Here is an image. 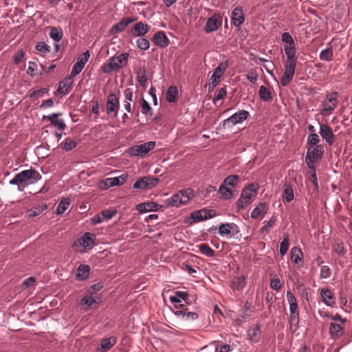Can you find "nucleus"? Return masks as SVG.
<instances>
[{"label": "nucleus", "instance_id": "1", "mask_svg": "<svg viewBox=\"0 0 352 352\" xmlns=\"http://www.w3.org/2000/svg\"><path fill=\"white\" fill-rule=\"evenodd\" d=\"M281 41L284 44L283 49L287 58L284 62L285 71L280 83L283 87H286L291 82L295 74L297 50L294 40L289 32H283L281 34Z\"/></svg>", "mask_w": 352, "mask_h": 352}, {"label": "nucleus", "instance_id": "2", "mask_svg": "<svg viewBox=\"0 0 352 352\" xmlns=\"http://www.w3.org/2000/svg\"><path fill=\"white\" fill-rule=\"evenodd\" d=\"M41 175L35 169L30 168L21 171L9 182L10 185L17 186L19 191H23L29 184H34L41 180Z\"/></svg>", "mask_w": 352, "mask_h": 352}, {"label": "nucleus", "instance_id": "3", "mask_svg": "<svg viewBox=\"0 0 352 352\" xmlns=\"http://www.w3.org/2000/svg\"><path fill=\"white\" fill-rule=\"evenodd\" d=\"M194 196V190L190 188H186L178 190L170 198L167 199L166 204L168 206L178 208L187 204Z\"/></svg>", "mask_w": 352, "mask_h": 352}, {"label": "nucleus", "instance_id": "4", "mask_svg": "<svg viewBox=\"0 0 352 352\" xmlns=\"http://www.w3.org/2000/svg\"><path fill=\"white\" fill-rule=\"evenodd\" d=\"M129 56V53L125 52L110 58L109 62L102 67L103 72L109 74L123 67L127 63Z\"/></svg>", "mask_w": 352, "mask_h": 352}, {"label": "nucleus", "instance_id": "5", "mask_svg": "<svg viewBox=\"0 0 352 352\" xmlns=\"http://www.w3.org/2000/svg\"><path fill=\"white\" fill-rule=\"evenodd\" d=\"M324 151L323 145L307 146L305 162L309 168H314V164L322 157Z\"/></svg>", "mask_w": 352, "mask_h": 352}, {"label": "nucleus", "instance_id": "6", "mask_svg": "<svg viewBox=\"0 0 352 352\" xmlns=\"http://www.w3.org/2000/svg\"><path fill=\"white\" fill-rule=\"evenodd\" d=\"M257 189L254 184H249L245 188L236 201V209L238 211L244 208L252 202V198L256 194Z\"/></svg>", "mask_w": 352, "mask_h": 352}, {"label": "nucleus", "instance_id": "7", "mask_svg": "<svg viewBox=\"0 0 352 352\" xmlns=\"http://www.w3.org/2000/svg\"><path fill=\"white\" fill-rule=\"evenodd\" d=\"M250 116V113L246 110H239L232 114L228 118L225 119L221 124L222 128H231L232 126L241 124Z\"/></svg>", "mask_w": 352, "mask_h": 352}, {"label": "nucleus", "instance_id": "8", "mask_svg": "<svg viewBox=\"0 0 352 352\" xmlns=\"http://www.w3.org/2000/svg\"><path fill=\"white\" fill-rule=\"evenodd\" d=\"M156 146V142L154 141H149L139 145L133 146L127 149V153L129 155L133 157H143L148 152L153 149Z\"/></svg>", "mask_w": 352, "mask_h": 352}, {"label": "nucleus", "instance_id": "9", "mask_svg": "<svg viewBox=\"0 0 352 352\" xmlns=\"http://www.w3.org/2000/svg\"><path fill=\"white\" fill-rule=\"evenodd\" d=\"M338 92L334 91L330 94H328L326 96L325 100L322 102V109L321 111V114L323 116H329L331 114V113L334 111L338 105Z\"/></svg>", "mask_w": 352, "mask_h": 352}, {"label": "nucleus", "instance_id": "10", "mask_svg": "<svg viewBox=\"0 0 352 352\" xmlns=\"http://www.w3.org/2000/svg\"><path fill=\"white\" fill-rule=\"evenodd\" d=\"M186 305H180V309L178 308L177 305H175V309L172 311L177 318L183 322H192L198 318V315L195 312L187 311L186 309Z\"/></svg>", "mask_w": 352, "mask_h": 352}, {"label": "nucleus", "instance_id": "11", "mask_svg": "<svg viewBox=\"0 0 352 352\" xmlns=\"http://www.w3.org/2000/svg\"><path fill=\"white\" fill-rule=\"evenodd\" d=\"M219 234L228 239L236 238L240 232L239 227L234 223H221L218 229Z\"/></svg>", "mask_w": 352, "mask_h": 352}, {"label": "nucleus", "instance_id": "12", "mask_svg": "<svg viewBox=\"0 0 352 352\" xmlns=\"http://www.w3.org/2000/svg\"><path fill=\"white\" fill-rule=\"evenodd\" d=\"M228 66V63L227 61L221 62L214 69V72L210 79V82L209 83L208 87L209 91L212 90L217 85L219 79L226 70Z\"/></svg>", "mask_w": 352, "mask_h": 352}, {"label": "nucleus", "instance_id": "13", "mask_svg": "<svg viewBox=\"0 0 352 352\" xmlns=\"http://www.w3.org/2000/svg\"><path fill=\"white\" fill-rule=\"evenodd\" d=\"M120 109V102L115 94H110L107 100V114L111 118H116L118 116Z\"/></svg>", "mask_w": 352, "mask_h": 352}, {"label": "nucleus", "instance_id": "14", "mask_svg": "<svg viewBox=\"0 0 352 352\" xmlns=\"http://www.w3.org/2000/svg\"><path fill=\"white\" fill-rule=\"evenodd\" d=\"M222 25V17L219 14H214L209 17L206 23L204 31L211 33L217 31Z\"/></svg>", "mask_w": 352, "mask_h": 352}, {"label": "nucleus", "instance_id": "15", "mask_svg": "<svg viewBox=\"0 0 352 352\" xmlns=\"http://www.w3.org/2000/svg\"><path fill=\"white\" fill-rule=\"evenodd\" d=\"M90 57V54L88 50L80 54L77 58L76 63L73 65L71 76L74 77L78 75L82 69L85 67V64Z\"/></svg>", "mask_w": 352, "mask_h": 352}, {"label": "nucleus", "instance_id": "16", "mask_svg": "<svg viewBox=\"0 0 352 352\" xmlns=\"http://www.w3.org/2000/svg\"><path fill=\"white\" fill-rule=\"evenodd\" d=\"M319 133L323 140L329 146H332L336 140V135L333 134L332 129L327 124H319Z\"/></svg>", "mask_w": 352, "mask_h": 352}, {"label": "nucleus", "instance_id": "17", "mask_svg": "<svg viewBox=\"0 0 352 352\" xmlns=\"http://www.w3.org/2000/svg\"><path fill=\"white\" fill-rule=\"evenodd\" d=\"M159 182V179L153 177H143L138 179L133 184L135 189H147L154 187Z\"/></svg>", "mask_w": 352, "mask_h": 352}, {"label": "nucleus", "instance_id": "18", "mask_svg": "<svg viewBox=\"0 0 352 352\" xmlns=\"http://www.w3.org/2000/svg\"><path fill=\"white\" fill-rule=\"evenodd\" d=\"M245 21V15L241 6L236 7L231 13V23L234 27H240Z\"/></svg>", "mask_w": 352, "mask_h": 352}, {"label": "nucleus", "instance_id": "19", "mask_svg": "<svg viewBox=\"0 0 352 352\" xmlns=\"http://www.w3.org/2000/svg\"><path fill=\"white\" fill-rule=\"evenodd\" d=\"M320 296L322 302L328 307H334L336 306V298L333 292L328 288L320 289Z\"/></svg>", "mask_w": 352, "mask_h": 352}, {"label": "nucleus", "instance_id": "20", "mask_svg": "<svg viewBox=\"0 0 352 352\" xmlns=\"http://www.w3.org/2000/svg\"><path fill=\"white\" fill-rule=\"evenodd\" d=\"M96 235L90 233H84L78 239L79 244L85 249H91L95 245Z\"/></svg>", "mask_w": 352, "mask_h": 352}, {"label": "nucleus", "instance_id": "21", "mask_svg": "<svg viewBox=\"0 0 352 352\" xmlns=\"http://www.w3.org/2000/svg\"><path fill=\"white\" fill-rule=\"evenodd\" d=\"M135 18H123L118 23L114 24L110 30L112 34H118L122 32L129 24L135 21Z\"/></svg>", "mask_w": 352, "mask_h": 352}, {"label": "nucleus", "instance_id": "22", "mask_svg": "<svg viewBox=\"0 0 352 352\" xmlns=\"http://www.w3.org/2000/svg\"><path fill=\"white\" fill-rule=\"evenodd\" d=\"M73 76L64 78L58 85L57 91L62 95H67L70 91L73 85Z\"/></svg>", "mask_w": 352, "mask_h": 352}, {"label": "nucleus", "instance_id": "23", "mask_svg": "<svg viewBox=\"0 0 352 352\" xmlns=\"http://www.w3.org/2000/svg\"><path fill=\"white\" fill-rule=\"evenodd\" d=\"M261 327L258 324L252 327L248 331V336L249 340L252 343H257L259 342L261 337Z\"/></svg>", "mask_w": 352, "mask_h": 352}, {"label": "nucleus", "instance_id": "24", "mask_svg": "<svg viewBox=\"0 0 352 352\" xmlns=\"http://www.w3.org/2000/svg\"><path fill=\"white\" fill-rule=\"evenodd\" d=\"M148 31V26L147 24L142 22H138L131 30V34L134 36L140 37L145 35Z\"/></svg>", "mask_w": 352, "mask_h": 352}, {"label": "nucleus", "instance_id": "25", "mask_svg": "<svg viewBox=\"0 0 352 352\" xmlns=\"http://www.w3.org/2000/svg\"><path fill=\"white\" fill-rule=\"evenodd\" d=\"M329 333L333 339L337 340L343 336L344 328L340 324L331 322L329 324Z\"/></svg>", "mask_w": 352, "mask_h": 352}, {"label": "nucleus", "instance_id": "26", "mask_svg": "<svg viewBox=\"0 0 352 352\" xmlns=\"http://www.w3.org/2000/svg\"><path fill=\"white\" fill-rule=\"evenodd\" d=\"M170 300L172 302L178 304L177 307L180 309V305L182 301H184L185 303H188V294L182 291H177L175 292L174 296H170Z\"/></svg>", "mask_w": 352, "mask_h": 352}, {"label": "nucleus", "instance_id": "27", "mask_svg": "<svg viewBox=\"0 0 352 352\" xmlns=\"http://www.w3.org/2000/svg\"><path fill=\"white\" fill-rule=\"evenodd\" d=\"M90 272V267L88 265H80L77 268L75 274L76 279L78 281H82L87 278Z\"/></svg>", "mask_w": 352, "mask_h": 352}, {"label": "nucleus", "instance_id": "28", "mask_svg": "<svg viewBox=\"0 0 352 352\" xmlns=\"http://www.w3.org/2000/svg\"><path fill=\"white\" fill-rule=\"evenodd\" d=\"M153 42L157 46L164 47L169 44V40L164 32L160 31L155 34Z\"/></svg>", "mask_w": 352, "mask_h": 352}, {"label": "nucleus", "instance_id": "29", "mask_svg": "<svg viewBox=\"0 0 352 352\" xmlns=\"http://www.w3.org/2000/svg\"><path fill=\"white\" fill-rule=\"evenodd\" d=\"M127 178L126 175H122L118 177H110L106 179L105 184L108 187H113L123 184Z\"/></svg>", "mask_w": 352, "mask_h": 352}, {"label": "nucleus", "instance_id": "30", "mask_svg": "<svg viewBox=\"0 0 352 352\" xmlns=\"http://www.w3.org/2000/svg\"><path fill=\"white\" fill-rule=\"evenodd\" d=\"M282 197L283 201L286 203H289L294 199V190L290 184L287 183L285 184Z\"/></svg>", "mask_w": 352, "mask_h": 352}, {"label": "nucleus", "instance_id": "31", "mask_svg": "<svg viewBox=\"0 0 352 352\" xmlns=\"http://www.w3.org/2000/svg\"><path fill=\"white\" fill-rule=\"evenodd\" d=\"M246 285V278L243 276H237L233 278L231 283V287L234 290L241 291Z\"/></svg>", "mask_w": 352, "mask_h": 352}, {"label": "nucleus", "instance_id": "32", "mask_svg": "<svg viewBox=\"0 0 352 352\" xmlns=\"http://www.w3.org/2000/svg\"><path fill=\"white\" fill-rule=\"evenodd\" d=\"M317 264L320 267V278L322 279L329 278L331 275V270L327 265H322L323 261L319 257L316 259Z\"/></svg>", "mask_w": 352, "mask_h": 352}, {"label": "nucleus", "instance_id": "33", "mask_svg": "<svg viewBox=\"0 0 352 352\" xmlns=\"http://www.w3.org/2000/svg\"><path fill=\"white\" fill-rule=\"evenodd\" d=\"M157 208L158 205L155 202H144L137 206V210L141 212L155 211Z\"/></svg>", "mask_w": 352, "mask_h": 352}, {"label": "nucleus", "instance_id": "34", "mask_svg": "<svg viewBox=\"0 0 352 352\" xmlns=\"http://www.w3.org/2000/svg\"><path fill=\"white\" fill-rule=\"evenodd\" d=\"M287 300L289 305V314H293V312H298V304L297 300L294 295L290 292L287 291Z\"/></svg>", "mask_w": 352, "mask_h": 352}, {"label": "nucleus", "instance_id": "35", "mask_svg": "<svg viewBox=\"0 0 352 352\" xmlns=\"http://www.w3.org/2000/svg\"><path fill=\"white\" fill-rule=\"evenodd\" d=\"M116 342L117 339L114 337L102 339L100 342V348L102 352L109 351L113 345L116 344Z\"/></svg>", "mask_w": 352, "mask_h": 352}, {"label": "nucleus", "instance_id": "36", "mask_svg": "<svg viewBox=\"0 0 352 352\" xmlns=\"http://www.w3.org/2000/svg\"><path fill=\"white\" fill-rule=\"evenodd\" d=\"M178 96V90L175 86H170L168 87L166 93V100L169 103L175 102Z\"/></svg>", "mask_w": 352, "mask_h": 352}, {"label": "nucleus", "instance_id": "37", "mask_svg": "<svg viewBox=\"0 0 352 352\" xmlns=\"http://www.w3.org/2000/svg\"><path fill=\"white\" fill-rule=\"evenodd\" d=\"M199 251L203 255L207 257H213L214 256V250H212L207 243H201L197 245Z\"/></svg>", "mask_w": 352, "mask_h": 352}, {"label": "nucleus", "instance_id": "38", "mask_svg": "<svg viewBox=\"0 0 352 352\" xmlns=\"http://www.w3.org/2000/svg\"><path fill=\"white\" fill-rule=\"evenodd\" d=\"M259 97L261 100L267 102L272 99V94L269 89L262 85L259 88Z\"/></svg>", "mask_w": 352, "mask_h": 352}, {"label": "nucleus", "instance_id": "39", "mask_svg": "<svg viewBox=\"0 0 352 352\" xmlns=\"http://www.w3.org/2000/svg\"><path fill=\"white\" fill-rule=\"evenodd\" d=\"M291 259L295 263L298 264L302 259V252L300 248L294 247L291 250Z\"/></svg>", "mask_w": 352, "mask_h": 352}, {"label": "nucleus", "instance_id": "40", "mask_svg": "<svg viewBox=\"0 0 352 352\" xmlns=\"http://www.w3.org/2000/svg\"><path fill=\"white\" fill-rule=\"evenodd\" d=\"M50 36L56 42H59L63 36V32L61 28L52 27Z\"/></svg>", "mask_w": 352, "mask_h": 352}, {"label": "nucleus", "instance_id": "41", "mask_svg": "<svg viewBox=\"0 0 352 352\" xmlns=\"http://www.w3.org/2000/svg\"><path fill=\"white\" fill-rule=\"evenodd\" d=\"M70 205V200L69 199H63L60 200V201L58 203L56 209V212L58 214H61L64 213L66 210L69 208Z\"/></svg>", "mask_w": 352, "mask_h": 352}, {"label": "nucleus", "instance_id": "42", "mask_svg": "<svg viewBox=\"0 0 352 352\" xmlns=\"http://www.w3.org/2000/svg\"><path fill=\"white\" fill-rule=\"evenodd\" d=\"M47 208L46 204L38 205L34 208H32L28 212V217L33 218L39 215L43 211L46 210Z\"/></svg>", "mask_w": 352, "mask_h": 352}, {"label": "nucleus", "instance_id": "43", "mask_svg": "<svg viewBox=\"0 0 352 352\" xmlns=\"http://www.w3.org/2000/svg\"><path fill=\"white\" fill-rule=\"evenodd\" d=\"M289 246V236L287 234L284 235V238L280 243L279 252L282 256H285L287 254Z\"/></svg>", "mask_w": 352, "mask_h": 352}, {"label": "nucleus", "instance_id": "44", "mask_svg": "<svg viewBox=\"0 0 352 352\" xmlns=\"http://www.w3.org/2000/svg\"><path fill=\"white\" fill-rule=\"evenodd\" d=\"M191 218L194 221L199 222L206 220V212L204 209L195 211L191 213Z\"/></svg>", "mask_w": 352, "mask_h": 352}, {"label": "nucleus", "instance_id": "45", "mask_svg": "<svg viewBox=\"0 0 352 352\" xmlns=\"http://www.w3.org/2000/svg\"><path fill=\"white\" fill-rule=\"evenodd\" d=\"M321 141L320 136L316 133H310L307 140V146H318L319 142Z\"/></svg>", "mask_w": 352, "mask_h": 352}, {"label": "nucleus", "instance_id": "46", "mask_svg": "<svg viewBox=\"0 0 352 352\" xmlns=\"http://www.w3.org/2000/svg\"><path fill=\"white\" fill-rule=\"evenodd\" d=\"M333 53L331 49L322 50L320 53V58L322 60L331 61L333 59Z\"/></svg>", "mask_w": 352, "mask_h": 352}, {"label": "nucleus", "instance_id": "47", "mask_svg": "<svg viewBox=\"0 0 352 352\" xmlns=\"http://www.w3.org/2000/svg\"><path fill=\"white\" fill-rule=\"evenodd\" d=\"M266 210V206L263 203H261L251 212V217L252 219H257L259 216L265 212Z\"/></svg>", "mask_w": 352, "mask_h": 352}, {"label": "nucleus", "instance_id": "48", "mask_svg": "<svg viewBox=\"0 0 352 352\" xmlns=\"http://www.w3.org/2000/svg\"><path fill=\"white\" fill-rule=\"evenodd\" d=\"M289 322L291 329H294V330H296L299 324V312H293V314H290Z\"/></svg>", "mask_w": 352, "mask_h": 352}, {"label": "nucleus", "instance_id": "49", "mask_svg": "<svg viewBox=\"0 0 352 352\" xmlns=\"http://www.w3.org/2000/svg\"><path fill=\"white\" fill-rule=\"evenodd\" d=\"M219 192L225 199H230L232 197V190L223 184L221 185Z\"/></svg>", "mask_w": 352, "mask_h": 352}, {"label": "nucleus", "instance_id": "50", "mask_svg": "<svg viewBox=\"0 0 352 352\" xmlns=\"http://www.w3.org/2000/svg\"><path fill=\"white\" fill-rule=\"evenodd\" d=\"M136 44L138 47L142 50H146L150 47V43L148 40L142 36L137 39Z\"/></svg>", "mask_w": 352, "mask_h": 352}, {"label": "nucleus", "instance_id": "51", "mask_svg": "<svg viewBox=\"0 0 352 352\" xmlns=\"http://www.w3.org/2000/svg\"><path fill=\"white\" fill-rule=\"evenodd\" d=\"M76 142L68 138H66L65 142L62 143V148L66 151L72 150L73 148H76Z\"/></svg>", "mask_w": 352, "mask_h": 352}, {"label": "nucleus", "instance_id": "52", "mask_svg": "<svg viewBox=\"0 0 352 352\" xmlns=\"http://www.w3.org/2000/svg\"><path fill=\"white\" fill-rule=\"evenodd\" d=\"M333 250L340 256H344L346 252L342 242L336 243L333 246Z\"/></svg>", "mask_w": 352, "mask_h": 352}, {"label": "nucleus", "instance_id": "53", "mask_svg": "<svg viewBox=\"0 0 352 352\" xmlns=\"http://www.w3.org/2000/svg\"><path fill=\"white\" fill-rule=\"evenodd\" d=\"M141 112L142 114L145 116L151 115L152 114V108L151 107L149 103L145 100L144 98L141 100Z\"/></svg>", "mask_w": 352, "mask_h": 352}, {"label": "nucleus", "instance_id": "54", "mask_svg": "<svg viewBox=\"0 0 352 352\" xmlns=\"http://www.w3.org/2000/svg\"><path fill=\"white\" fill-rule=\"evenodd\" d=\"M239 179V176L236 175H232L227 177L224 181L223 184L226 186H235L236 184V182Z\"/></svg>", "mask_w": 352, "mask_h": 352}, {"label": "nucleus", "instance_id": "55", "mask_svg": "<svg viewBox=\"0 0 352 352\" xmlns=\"http://www.w3.org/2000/svg\"><path fill=\"white\" fill-rule=\"evenodd\" d=\"M226 89L225 88H221L218 89L212 100L213 104H216L218 100L224 98V97L226 96Z\"/></svg>", "mask_w": 352, "mask_h": 352}, {"label": "nucleus", "instance_id": "56", "mask_svg": "<svg viewBox=\"0 0 352 352\" xmlns=\"http://www.w3.org/2000/svg\"><path fill=\"white\" fill-rule=\"evenodd\" d=\"M35 48L37 51L43 54H46L47 52H50V47L48 45H47L45 42L37 43Z\"/></svg>", "mask_w": 352, "mask_h": 352}, {"label": "nucleus", "instance_id": "57", "mask_svg": "<svg viewBox=\"0 0 352 352\" xmlns=\"http://www.w3.org/2000/svg\"><path fill=\"white\" fill-rule=\"evenodd\" d=\"M96 300L92 297L91 294H87L81 299V304L86 305L87 307H91L92 305L97 303Z\"/></svg>", "mask_w": 352, "mask_h": 352}, {"label": "nucleus", "instance_id": "58", "mask_svg": "<svg viewBox=\"0 0 352 352\" xmlns=\"http://www.w3.org/2000/svg\"><path fill=\"white\" fill-rule=\"evenodd\" d=\"M270 287L275 291H279L282 287L280 280L278 278H274L271 279Z\"/></svg>", "mask_w": 352, "mask_h": 352}, {"label": "nucleus", "instance_id": "59", "mask_svg": "<svg viewBox=\"0 0 352 352\" xmlns=\"http://www.w3.org/2000/svg\"><path fill=\"white\" fill-rule=\"evenodd\" d=\"M116 211L111 210H104L100 212L104 221L111 219L116 214Z\"/></svg>", "mask_w": 352, "mask_h": 352}, {"label": "nucleus", "instance_id": "60", "mask_svg": "<svg viewBox=\"0 0 352 352\" xmlns=\"http://www.w3.org/2000/svg\"><path fill=\"white\" fill-rule=\"evenodd\" d=\"M61 116V113H53L48 116H44L43 117V120H47L50 122V123L54 125L56 121H57L58 119V118Z\"/></svg>", "mask_w": 352, "mask_h": 352}, {"label": "nucleus", "instance_id": "61", "mask_svg": "<svg viewBox=\"0 0 352 352\" xmlns=\"http://www.w3.org/2000/svg\"><path fill=\"white\" fill-rule=\"evenodd\" d=\"M138 81L140 86L144 87L147 82V77L145 74V72H139L138 73Z\"/></svg>", "mask_w": 352, "mask_h": 352}, {"label": "nucleus", "instance_id": "62", "mask_svg": "<svg viewBox=\"0 0 352 352\" xmlns=\"http://www.w3.org/2000/svg\"><path fill=\"white\" fill-rule=\"evenodd\" d=\"M47 92H48V89H46V88H42V89H36V90L33 91L30 94V97L31 98H39L40 96H42L43 94L47 93Z\"/></svg>", "mask_w": 352, "mask_h": 352}, {"label": "nucleus", "instance_id": "63", "mask_svg": "<svg viewBox=\"0 0 352 352\" xmlns=\"http://www.w3.org/2000/svg\"><path fill=\"white\" fill-rule=\"evenodd\" d=\"M24 56H25L24 52L22 50H19L13 56L14 63L16 65L19 64L23 59Z\"/></svg>", "mask_w": 352, "mask_h": 352}, {"label": "nucleus", "instance_id": "64", "mask_svg": "<svg viewBox=\"0 0 352 352\" xmlns=\"http://www.w3.org/2000/svg\"><path fill=\"white\" fill-rule=\"evenodd\" d=\"M246 78L252 84H256L258 80V75L254 71L252 70L246 75Z\"/></svg>", "mask_w": 352, "mask_h": 352}]
</instances>
